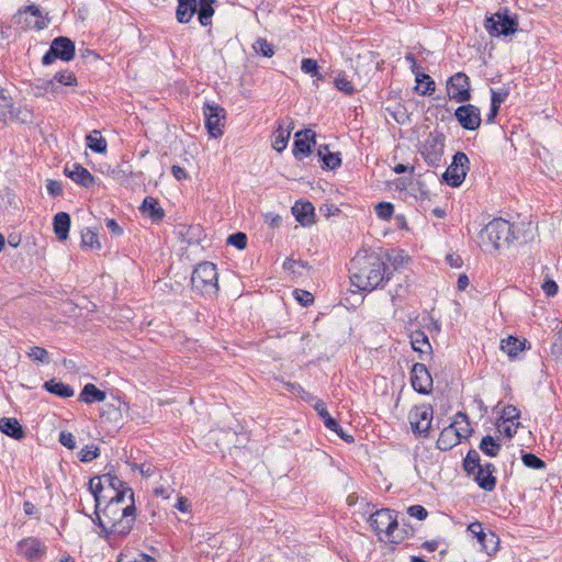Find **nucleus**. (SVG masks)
Wrapping results in <instances>:
<instances>
[{
  "instance_id": "1",
  "label": "nucleus",
  "mask_w": 562,
  "mask_h": 562,
  "mask_svg": "<svg viewBox=\"0 0 562 562\" xmlns=\"http://www.w3.org/2000/svg\"><path fill=\"white\" fill-rule=\"evenodd\" d=\"M348 271L351 284L360 291L371 292L384 288L392 271L386 260L375 251H358L350 260Z\"/></svg>"
},
{
  "instance_id": "2",
  "label": "nucleus",
  "mask_w": 562,
  "mask_h": 562,
  "mask_svg": "<svg viewBox=\"0 0 562 562\" xmlns=\"http://www.w3.org/2000/svg\"><path fill=\"white\" fill-rule=\"evenodd\" d=\"M514 225L503 218H494L479 233V243L485 251L499 249L516 239Z\"/></svg>"
},
{
  "instance_id": "3",
  "label": "nucleus",
  "mask_w": 562,
  "mask_h": 562,
  "mask_svg": "<svg viewBox=\"0 0 562 562\" xmlns=\"http://www.w3.org/2000/svg\"><path fill=\"white\" fill-rule=\"evenodd\" d=\"M218 273L216 266L204 261L199 263L191 276L192 290L203 296H214L218 291Z\"/></svg>"
},
{
  "instance_id": "4",
  "label": "nucleus",
  "mask_w": 562,
  "mask_h": 562,
  "mask_svg": "<svg viewBox=\"0 0 562 562\" xmlns=\"http://www.w3.org/2000/svg\"><path fill=\"white\" fill-rule=\"evenodd\" d=\"M471 431L467 414L459 412L454 422L440 432L436 446L441 451H448L459 445L461 438H467Z\"/></svg>"
},
{
  "instance_id": "5",
  "label": "nucleus",
  "mask_w": 562,
  "mask_h": 562,
  "mask_svg": "<svg viewBox=\"0 0 562 562\" xmlns=\"http://www.w3.org/2000/svg\"><path fill=\"white\" fill-rule=\"evenodd\" d=\"M463 470L468 475L473 476V480L482 490L492 492L496 487V477L490 473L483 472L481 469V457L475 449L468 451L463 459Z\"/></svg>"
},
{
  "instance_id": "6",
  "label": "nucleus",
  "mask_w": 562,
  "mask_h": 562,
  "mask_svg": "<svg viewBox=\"0 0 562 562\" xmlns=\"http://www.w3.org/2000/svg\"><path fill=\"white\" fill-rule=\"evenodd\" d=\"M369 525L374 532L380 536L385 533L387 540L393 543H398L400 540L393 539V532L397 528V517L394 510L382 508L375 510L369 517Z\"/></svg>"
},
{
  "instance_id": "7",
  "label": "nucleus",
  "mask_w": 562,
  "mask_h": 562,
  "mask_svg": "<svg viewBox=\"0 0 562 562\" xmlns=\"http://www.w3.org/2000/svg\"><path fill=\"white\" fill-rule=\"evenodd\" d=\"M446 146L443 133L434 131L428 134L420 148L424 160L430 167H438L441 162Z\"/></svg>"
},
{
  "instance_id": "8",
  "label": "nucleus",
  "mask_w": 562,
  "mask_h": 562,
  "mask_svg": "<svg viewBox=\"0 0 562 562\" xmlns=\"http://www.w3.org/2000/svg\"><path fill=\"white\" fill-rule=\"evenodd\" d=\"M484 26L491 36H508L517 32L518 22L516 18L508 15L507 10H505V12L498 11L491 16H486Z\"/></svg>"
},
{
  "instance_id": "9",
  "label": "nucleus",
  "mask_w": 562,
  "mask_h": 562,
  "mask_svg": "<svg viewBox=\"0 0 562 562\" xmlns=\"http://www.w3.org/2000/svg\"><path fill=\"white\" fill-rule=\"evenodd\" d=\"M75 43L69 37H55L50 43L49 49L42 57V64L48 66L56 59L70 61L75 57Z\"/></svg>"
},
{
  "instance_id": "10",
  "label": "nucleus",
  "mask_w": 562,
  "mask_h": 562,
  "mask_svg": "<svg viewBox=\"0 0 562 562\" xmlns=\"http://www.w3.org/2000/svg\"><path fill=\"white\" fill-rule=\"evenodd\" d=\"M469 169V157L463 151H457L452 157V162L442 173V181L453 188H458L464 181Z\"/></svg>"
},
{
  "instance_id": "11",
  "label": "nucleus",
  "mask_w": 562,
  "mask_h": 562,
  "mask_svg": "<svg viewBox=\"0 0 562 562\" xmlns=\"http://www.w3.org/2000/svg\"><path fill=\"white\" fill-rule=\"evenodd\" d=\"M449 99L463 103L471 99L470 79L464 72H457L447 81Z\"/></svg>"
},
{
  "instance_id": "12",
  "label": "nucleus",
  "mask_w": 562,
  "mask_h": 562,
  "mask_svg": "<svg viewBox=\"0 0 562 562\" xmlns=\"http://www.w3.org/2000/svg\"><path fill=\"white\" fill-rule=\"evenodd\" d=\"M408 418L415 435L428 437L432 420V408L430 406L415 407L409 413Z\"/></svg>"
},
{
  "instance_id": "13",
  "label": "nucleus",
  "mask_w": 562,
  "mask_h": 562,
  "mask_svg": "<svg viewBox=\"0 0 562 562\" xmlns=\"http://www.w3.org/2000/svg\"><path fill=\"white\" fill-rule=\"evenodd\" d=\"M205 127L210 136L217 138L223 135L221 121L225 119V111L215 103H205L203 108Z\"/></svg>"
},
{
  "instance_id": "14",
  "label": "nucleus",
  "mask_w": 562,
  "mask_h": 562,
  "mask_svg": "<svg viewBox=\"0 0 562 562\" xmlns=\"http://www.w3.org/2000/svg\"><path fill=\"white\" fill-rule=\"evenodd\" d=\"M454 116L462 128L476 131L481 125L480 109L473 104H462L454 111Z\"/></svg>"
},
{
  "instance_id": "15",
  "label": "nucleus",
  "mask_w": 562,
  "mask_h": 562,
  "mask_svg": "<svg viewBox=\"0 0 562 562\" xmlns=\"http://www.w3.org/2000/svg\"><path fill=\"white\" fill-rule=\"evenodd\" d=\"M413 389L419 394H429L432 390V378L424 363H415L411 372Z\"/></svg>"
},
{
  "instance_id": "16",
  "label": "nucleus",
  "mask_w": 562,
  "mask_h": 562,
  "mask_svg": "<svg viewBox=\"0 0 562 562\" xmlns=\"http://www.w3.org/2000/svg\"><path fill=\"white\" fill-rule=\"evenodd\" d=\"M315 136V132L310 128L295 133L292 151L296 159L302 160L312 153V147L316 145Z\"/></svg>"
},
{
  "instance_id": "17",
  "label": "nucleus",
  "mask_w": 562,
  "mask_h": 562,
  "mask_svg": "<svg viewBox=\"0 0 562 562\" xmlns=\"http://www.w3.org/2000/svg\"><path fill=\"white\" fill-rule=\"evenodd\" d=\"M30 117L31 114L27 110H18L15 112L11 98L0 94V128H3L9 120H16L21 123H25Z\"/></svg>"
},
{
  "instance_id": "18",
  "label": "nucleus",
  "mask_w": 562,
  "mask_h": 562,
  "mask_svg": "<svg viewBox=\"0 0 562 562\" xmlns=\"http://www.w3.org/2000/svg\"><path fill=\"white\" fill-rule=\"evenodd\" d=\"M122 504L116 502L106 504L103 509L100 508L101 517L112 525L123 516H132L136 513L134 499L130 501V504L126 506H122Z\"/></svg>"
},
{
  "instance_id": "19",
  "label": "nucleus",
  "mask_w": 562,
  "mask_h": 562,
  "mask_svg": "<svg viewBox=\"0 0 562 562\" xmlns=\"http://www.w3.org/2000/svg\"><path fill=\"white\" fill-rule=\"evenodd\" d=\"M64 173L77 184L85 188H90L95 183V179L91 172L78 162L66 164Z\"/></svg>"
},
{
  "instance_id": "20",
  "label": "nucleus",
  "mask_w": 562,
  "mask_h": 562,
  "mask_svg": "<svg viewBox=\"0 0 562 562\" xmlns=\"http://www.w3.org/2000/svg\"><path fill=\"white\" fill-rule=\"evenodd\" d=\"M405 60L409 64L412 72L416 77V82L420 83L426 80V87L420 90L422 95H430L435 91V81L429 75L423 74L420 71V66L417 64L416 58L413 54H407L405 56Z\"/></svg>"
},
{
  "instance_id": "21",
  "label": "nucleus",
  "mask_w": 562,
  "mask_h": 562,
  "mask_svg": "<svg viewBox=\"0 0 562 562\" xmlns=\"http://www.w3.org/2000/svg\"><path fill=\"white\" fill-rule=\"evenodd\" d=\"M292 214L302 226H310L314 223L315 213L311 202H295L292 206Z\"/></svg>"
},
{
  "instance_id": "22",
  "label": "nucleus",
  "mask_w": 562,
  "mask_h": 562,
  "mask_svg": "<svg viewBox=\"0 0 562 562\" xmlns=\"http://www.w3.org/2000/svg\"><path fill=\"white\" fill-rule=\"evenodd\" d=\"M143 215L149 217L154 223H159L165 217V211L159 205L158 200L153 196H146L139 207Z\"/></svg>"
},
{
  "instance_id": "23",
  "label": "nucleus",
  "mask_w": 562,
  "mask_h": 562,
  "mask_svg": "<svg viewBox=\"0 0 562 562\" xmlns=\"http://www.w3.org/2000/svg\"><path fill=\"white\" fill-rule=\"evenodd\" d=\"M19 552L27 560H35L44 553V547L40 540L35 538L24 539L18 544Z\"/></svg>"
},
{
  "instance_id": "24",
  "label": "nucleus",
  "mask_w": 562,
  "mask_h": 562,
  "mask_svg": "<svg viewBox=\"0 0 562 562\" xmlns=\"http://www.w3.org/2000/svg\"><path fill=\"white\" fill-rule=\"evenodd\" d=\"M30 15L33 20H29V18H25V22L27 26H31L36 30H44L47 27L49 23V19L44 16L40 10V8L36 4H30L25 7L23 12H20V15Z\"/></svg>"
},
{
  "instance_id": "25",
  "label": "nucleus",
  "mask_w": 562,
  "mask_h": 562,
  "mask_svg": "<svg viewBox=\"0 0 562 562\" xmlns=\"http://www.w3.org/2000/svg\"><path fill=\"white\" fill-rule=\"evenodd\" d=\"M0 431L15 440H21L25 437L22 425L16 418L12 417L0 418Z\"/></svg>"
},
{
  "instance_id": "26",
  "label": "nucleus",
  "mask_w": 562,
  "mask_h": 562,
  "mask_svg": "<svg viewBox=\"0 0 562 562\" xmlns=\"http://www.w3.org/2000/svg\"><path fill=\"white\" fill-rule=\"evenodd\" d=\"M70 223V215L66 212H59L54 216V233L59 240L64 241L68 238Z\"/></svg>"
},
{
  "instance_id": "27",
  "label": "nucleus",
  "mask_w": 562,
  "mask_h": 562,
  "mask_svg": "<svg viewBox=\"0 0 562 562\" xmlns=\"http://www.w3.org/2000/svg\"><path fill=\"white\" fill-rule=\"evenodd\" d=\"M126 495L128 496L130 501H133L134 491L132 488H123V491H117L105 487L104 492L101 494L100 497V506L102 504L106 505L112 504L114 502L123 503Z\"/></svg>"
},
{
  "instance_id": "28",
  "label": "nucleus",
  "mask_w": 562,
  "mask_h": 562,
  "mask_svg": "<svg viewBox=\"0 0 562 562\" xmlns=\"http://www.w3.org/2000/svg\"><path fill=\"white\" fill-rule=\"evenodd\" d=\"M106 398L104 391L99 390L94 384L88 383L81 390L78 401L87 404L103 402Z\"/></svg>"
},
{
  "instance_id": "29",
  "label": "nucleus",
  "mask_w": 562,
  "mask_h": 562,
  "mask_svg": "<svg viewBox=\"0 0 562 562\" xmlns=\"http://www.w3.org/2000/svg\"><path fill=\"white\" fill-rule=\"evenodd\" d=\"M317 155L319 157V160L323 161L322 167L324 169L335 170L341 165L340 154L329 151L327 145L319 146Z\"/></svg>"
},
{
  "instance_id": "30",
  "label": "nucleus",
  "mask_w": 562,
  "mask_h": 562,
  "mask_svg": "<svg viewBox=\"0 0 562 562\" xmlns=\"http://www.w3.org/2000/svg\"><path fill=\"white\" fill-rule=\"evenodd\" d=\"M44 390L61 398L71 397L75 393L69 384H65L55 379L48 380L43 385Z\"/></svg>"
},
{
  "instance_id": "31",
  "label": "nucleus",
  "mask_w": 562,
  "mask_h": 562,
  "mask_svg": "<svg viewBox=\"0 0 562 562\" xmlns=\"http://www.w3.org/2000/svg\"><path fill=\"white\" fill-rule=\"evenodd\" d=\"M196 11L195 0H178L176 16L178 22L188 23Z\"/></svg>"
},
{
  "instance_id": "32",
  "label": "nucleus",
  "mask_w": 562,
  "mask_h": 562,
  "mask_svg": "<svg viewBox=\"0 0 562 562\" xmlns=\"http://www.w3.org/2000/svg\"><path fill=\"white\" fill-rule=\"evenodd\" d=\"M411 345L415 351L420 353V356L431 351V345L428 337L422 330H416L411 335Z\"/></svg>"
},
{
  "instance_id": "33",
  "label": "nucleus",
  "mask_w": 562,
  "mask_h": 562,
  "mask_svg": "<svg viewBox=\"0 0 562 562\" xmlns=\"http://www.w3.org/2000/svg\"><path fill=\"white\" fill-rule=\"evenodd\" d=\"M525 342L526 340H519L516 337L509 336L506 339H502L501 349L510 358H515L518 352L525 349Z\"/></svg>"
},
{
  "instance_id": "34",
  "label": "nucleus",
  "mask_w": 562,
  "mask_h": 562,
  "mask_svg": "<svg viewBox=\"0 0 562 562\" xmlns=\"http://www.w3.org/2000/svg\"><path fill=\"white\" fill-rule=\"evenodd\" d=\"M135 516H136V513L132 516H123L117 521L112 524V527H113L112 531L114 532V535L119 536V537L127 536L131 532V530L133 529V526L135 522Z\"/></svg>"
},
{
  "instance_id": "35",
  "label": "nucleus",
  "mask_w": 562,
  "mask_h": 562,
  "mask_svg": "<svg viewBox=\"0 0 562 562\" xmlns=\"http://www.w3.org/2000/svg\"><path fill=\"white\" fill-rule=\"evenodd\" d=\"M480 450L487 457L494 458L498 456L502 445L492 436H484L479 445Z\"/></svg>"
},
{
  "instance_id": "36",
  "label": "nucleus",
  "mask_w": 562,
  "mask_h": 562,
  "mask_svg": "<svg viewBox=\"0 0 562 562\" xmlns=\"http://www.w3.org/2000/svg\"><path fill=\"white\" fill-rule=\"evenodd\" d=\"M87 147L97 154L106 151V140L100 135V132L94 130L86 137Z\"/></svg>"
},
{
  "instance_id": "37",
  "label": "nucleus",
  "mask_w": 562,
  "mask_h": 562,
  "mask_svg": "<svg viewBox=\"0 0 562 562\" xmlns=\"http://www.w3.org/2000/svg\"><path fill=\"white\" fill-rule=\"evenodd\" d=\"M290 135H291V128L289 127V128L284 130L283 125L279 124L278 130L273 134L272 147L279 153L284 150L288 145Z\"/></svg>"
},
{
  "instance_id": "38",
  "label": "nucleus",
  "mask_w": 562,
  "mask_h": 562,
  "mask_svg": "<svg viewBox=\"0 0 562 562\" xmlns=\"http://www.w3.org/2000/svg\"><path fill=\"white\" fill-rule=\"evenodd\" d=\"M214 0H199V21L203 26L211 24V18L214 14Z\"/></svg>"
},
{
  "instance_id": "39",
  "label": "nucleus",
  "mask_w": 562,
  "mask_h": 562,
  "mask_svg": "<svg viewBox=\"0 0 562 562\" xmlns=\"http://www.w3.org/2000/svg\"><path fill=\"white\" fill-rule=\"evenodd\" d=\"M105 485L101 476H94L89 481V491L93 495L95 502V510H100V497L104 492Z\"/></svg>"
},
{
  "instance_id": "40",
  "label": "nucleus",
  "mask_w": 562,
  "mask_h": 562,
  "mask_svg": "<svg viewBox=\"0 0 562 562\" xmlns=\"http://www.w3.org/2000/svg\"><path fill=\"white\" fill-rule=\"evenodd\" d=\"M314 408L318 413L327 429H335V427H338V422L330 416L323 401L316 402Z\"/></svg>"
},
{
  "instance_id": "41",
  "label": "nucleus",
  "mask_w": 562,
  "mask_h": 562,
  "mask_svg": "<svg viewBox=\"0 0 562 562\" xmlns=\"http://www.w3.org/2000/svg\"><path fill=\"white\" fill-rule=\"evenodd\" d=\"M301 70L304 74L316 77L319 80L324 79L323 75L319 72V66L317 61L313 58H303L301 61Z\"/></svg>"
},
{
  "instance_id": "42",
  "label": "nucleus",
  "mask_w": 562,
  "mask_h": 562,
  "mask_svg": "<svg viewBox=\"0 0 562 562\" xmlns=\"http://www.w3.org/2000/svg\"><path fill=\"white\" fill-rule=\"evenodd\" d=\"M254 50L263 57H272L274 54V46L266 38L259 37L252 45Z\"/></svg>"
},
{
  "instance_id": "43",
  "label": "nucleus",
  "mask_w": 562,
  "mask_h": 562,
  "mask_svg": "<svg viewBox=\"0 0 562 562\" xmlns=\"http://www.w3.org/2000/svg\"><path fill=\"white\" fill-rule=\"evenodd\" d=\"M481 546L488 555H492L498 550L499 538L495 532L488 531L485 537V541L482 542Z\"/></svg>"
},
{
  "instance_id": "44",
  "label": "nucleus",
  "mask_w": 562,
  "mask_h": 562,
  "mask_svg": "<svg viewBox=\"0 0 562 562\" xmlns=\"http://www.w3.org/2000/svg\"><path fill=\"white\" fill-rule=\"evenodd\" d=\"M521 461L525 467L530 469L542 470L546 468V462L531 452H522Z\"/></svg>"
},
{
  "instance_id": "45",
  "label": "nucleus",
  "mask_w": 562,
  "mask_h": 562,
  "mask_svg": "<svg viewBox=\"0 0 562 562\" xmlns=\"http://www.w3.org/2000/svg\"><path fill=\"white\" fill-rule=\"evenodd\" d=\"M27 356L32 361H37L44 364H48L50 362L48 351L43 347L34 346L30 348Z\"/></svg>"
},
{
  "instance_id": "46",
  "label": "nucleus",
  "mask_w": 562,
  "mask_h": 562,
  "mask_svg": "<svg viewBox=\"0 0 562 562\" xmlns=\"http://www.w3.org/2000/svg\"><path fill=\"white\" fill-rule=\"evenodd\" d=\"M335 87L346 93V94H352L355 92L353 85L348 79L347 75L345 72H339L337 77L335 78Z\"/></svg>"
},
{
  "instance_id": "47",
  "label": "nucleus",
  "mask_w": 562,
  "mask_h": 562,
  "mask_svg": "<svg viewBox=\"0 0 562 562\" xmlns=\"http://www.w3.org/2000/svg\"><path fill=\"white\" fill-rule=\"evenodd\" d=\"M54 82H58L64 86H77V77L76 75L70 70H61L57 71L54 77Z\"/></svg>"
},
{
  "instance_id": "48",
  "label": "nucleus",
  "mask_w": 562,
  "mask_h": 562,
  "mask_svg": "<svg viewBox=\"0 0 562 562\" xmlns=\"http://www.w3.org/2000/svg\"><path fill=\"white\" fill-rule=\"evenodd\" d=\"M81 244L82 246L94 248V249H101V244L99 241L98 235L95 232L91 229H87L86 232H82L81 234Z\"/></svg>"
},
{
  "instance_id": "49",
  "label": "nucleus",
  "mask_w": 562,
  "mask_h": 562,
  "mask_svg": "<svg viewBox=\"0 0 562 562\" xmlns=\"http://www.w3.org/2000/svg\"><path fill=\"white\" fill-rule=\"evenodd\" d=\"M94 514H95V519L93 520L100 528H101V536L106 539V540H110L112 536H115L114 532L112 531L113 527L112 525H110V522L105 521V519H103L100 515V510H94Z\"/></svg>"
},
{
  "instance_id": "50",
  "label": "nucleus",
  "mask_w": 562,
  "mask_h": 562,
  "mask_svg": "<svg viewBox=\"0 0 562 562\" xmlns=\"http://www.w3.org/2000/svg\"><path fill=\"white\" fill-rule=\"evenodd\" d=\"M374 210L376 216L383 221H389L394 213V206L390 202H379Z\"/></svg>"
},
{
  "instance_id": "51",
  "label": "nucleus",
  "mask_w": 562,
  "mask_h": 562,
  "mask_svg": "<svg viewBox=\"0 0 562 562\" xmlns=\"http://www.w3.org/2000/svg\"><path fill=\"white\" fill-rule=\"evenodd\" d=\"M551 355L562 362V327L554 334L551 344Z\"/></svg>"
},
{
  "instance_id": "52",
  "label": "nucleus",
  "mask_w": 562,
  "mask_h": 562,
  "mask_svg": "<svg viewBox=\"0 0 562 562\" xmlns=\"http://www.w3.org/2000/svg\"><path fill=\"white\" fill-rule=\"evenodd\" d=\"M57 89L54 79L49 80H38L37 83L34 85L35 95H43L45 92H55Z\"/></svg>"
},
{
  "instance_id": "53",
  "label": "nucleus",
  "mask_w": 562,
  "mask_h": 562,
  "mask_svg": "<svg viewBox=\"0 0 562 562\" xmlns=\"http://www.w3.org/2000/svg\"><path fill=\"white\" fill-rule=\"evenodd\" d=\"M100 450L97 446L90 445L85 446L79 452V459L81 462H90L99 457Z\"/></svg>"
},
{
  "instance_id": "54",
  "label": "nucleus",
  "mask_w": 562,
  "mask_h": 562,
  "mask_svg": "<svg viewBox=\"0 0 562 562\" xmlns=\"http://www.w3.org/2000/svg\"><path fill=\"white\" fill-rule=\"evenodd\" d=\"M101 477L103 480L105 487L108 488H113L117 491H123V488H127L122 480H120L115 475H112L111 473H105L101 475Z\"/></svg>"
},
{
  "instance_id": "55",
  "label": "nucleus",
  "mask_w": 562,
  "mask_h": 562,
  "mask_svg": "<svg viewBox=\"0 0 562 562\" xmlns=\"http://www.w3.org/2000/svg\"><path fill=\"white\" fill-rule=\"evenodd\" d=\"M227 244L243 250L247 246V235L243 232H237L228 236Z\"/></svg>"
},
{
  "instance_id": "56",
  "label": "nucleus",
  "mask_w": 562,
  "mask_h": 562,
  "mask_svg": "<svg viewBox=\"0 0 562 562\" xmlns=\"http://www.w3.org/2000/svg\"><path fill=\"white\" fill-rule=\"evenodd\" d=\"M293 296L302 306H308L314 302L313 294L305 290L295 289Z\"/></svg>"
},
{
  "instance_id": "57",
  "label": "nucleus",
  "mask_w": 562,
  "mask_h": 562,
  "mask_svg": "<svg viewBox=\"0 0 562 562\" xmlns=\"http://www.w3.org/2000/svg\"><path fill=\"white\" fill-rule=\"evenodd\" d=\"M468 531H470L480 543L485 541V537L487 532H484L483 525L480 521H473L468 526Z\"/></svg>"
},
{
  "instance_id": "58",
  "label": "nucleus",
  "mask_w": 562,
  "mask_h": 562,
  "mask_svg": "<svg viewBox=\"0 0 562 562\" xmlns=\"http://www.w3.org/2000/svg\"><path fill=\"white\" fill-rule=\"evenodd\" d=\"M407 513L411 517H415L418 520H424L428 516V512L422 505H412L407 508Z\"/></svg>"
},
{
  "instance_id": "59",
  "label": "nucleus",
  "mask_w": 562,
  "mask_h": 562,
  "mask_svg": "<svg viewBox=\"0 0 562 562\" xmlns=\"http://www.w3.org/2000/svg\"><path fill=\"white\" fill-rule=\"evenodd\" d=\"M59 442L64 447H66V448H68L70 450L76 448L75 437H74V435L71 432L60 431V434H59Z\"/></svg>"
},
{
  "instance_id": "60",
  "label": "nucleus",
  "mask_w": 562,
  "mask_h": 562,
  "mask_svg": "<svg viewBox=\"0 0 562 562\" xmlns=\"http://www.w3.org/2000/svg\"><path fill=\"white\" fill-rule=\"evenodd\" d=\"M519 417L518 409L513 405H507L504 407L502 413V418L504 422H513L514 419H517Z\"/></svg>"
},
{
  "instance_id": "61",
  "label": "nucleus",
  "mask_w": 562,
  "mask_h": 562,
  "mask_svg": "<svg viewBox=\"0 0 562 562\" xmlns=\"http://www.w3.org/2000/svg\"><path fill=\"white\" fill-rule=\"evenodd\" d=\"M46 189L52 196H58L63 193L61 182L57 180H48Z\"/></svg>"
},
{
  "instance_id": "62",
  "label": "nucleus",
  "mask_w": 562,
  "mask_h": 562,
  "mask_svg": "<svg viewBox=\"0 0 562 562\" xmlns=\"http://www.w3.org/2000/svg\"><path fill=\"white\" fill-rule=\"evenodd\" d=\"M105 226L114 236H121L123 234V228L117 224L114 218H106Z\"/></svg>"
},
{
  "instance_id": "63",
  "label": "nucleus",
  "mask_w": 562,
  "mask_h": 562,
  "mask_svg": "<svg viewBox=\"0 0 562 562\" xmlns=\"http://www.w3.org/2000/svg\"><path fill=\"white\" fill-rule=\"evenodd\" d=\"M558 284L555 281L553 280H547L543 284H542V290L544 291V293L548 295V296H553L558 293Z\"/></svg>"
},
{
  "instance_id": "64",
  "label": "nucleus",
  "mask_w": 562,
  "mask_h": 562,
  "mask_svg": "<svg viewBox=\"0 0 562 562\" xmlns=\"http://www.w3.org/2000/svg\"><path fill=\"white\" fill-rule=\"evenodd\" d=\"M171 173L172 176L177 179V180H184L188 178V173L187 171L184 170V168L178 166V165H173L171 167Z\"/></svg>"
}]
</instances>
